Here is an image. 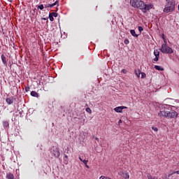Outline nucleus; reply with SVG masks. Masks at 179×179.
Masks as SVG:
<instances>
[{
    "label": "nucleus",
    "mask_w": 179,
    "mask_h": 179,
    "mask_svg": "<svg viewBox=\"0 0 179 179\" xmlns=\"http://www.w3.org/2000/svg\"><path fill=\"white\" fill-rule=\"evenodd\" d=\"M135 74L136 75L137 78H139L141 76V71L139 70H135Z\"/></svg>",
    "instance_id": "obj_18"
},
{
    "label": "nucleus",
    "mask_w": 179,
    "mask_h": 179,
    "mask_svg": "<svg viewBox=\"0 0 179 179\" xmlns=\"http://www.w3.org/2000/svg\"><path fill=\"white\" fill-rule=\"evenodd\" d=\"M130 33H131V36H133V37H138L139 36V35L136 34V32L134 29L130 30Z\"/></svg>",
    "instance_id": "obj_12"
},
{
    "label": "nucleus",
    "mask_w": 179,
    "mask_h": 179,
    "mask_svg": "<svg viewBox=\"0 0 179 179\" xmlns=\"http://www.w3.org/2000/svg\"><path fill=\"white\" fill-rule=\"evenodd\" d=\"M124 44H129V40H128V39H125L124 40Z\"/></svg>",
    "instance_id": "obj_31"
},
{
    "label": "nucleus",
    "mask_w": 179,
    "mask_h": 179,
    "mask_svg": "<svg viewBox=\"0 0 179 179\" xmlns=\"http://www.w3.org/2000/svg\"><path fill=\"white\" fill-rule=\"evenodd\" d=\"M55 5H57L58 6V1H56L55 3L52 4H47L45 6V8H53V6H55Z\"/></svg>",
    "instance_id": "obj_9"
},
{
    "label": "nucleus",
    "mask_w": 179,
    "mask_h": 179,
    "mask_svg": "<svg viewBox=\"0 0 179 179\" xmlns=\"http://www.w3.org/2000/svg\"><path fill=\"white\" fill-rule=\"evenodd\" d=\"M38 9H40L41 10H43L44 9V6L43 4H41L38 6Z\"/></svg>",
    "instance_id": "obj_21"
},
{
    "label": "nucleus",
    "mask_w": 179,
    "mask_h": 179,
    "mask_svg": "<svg viewBox=\"0 0 179 179\" xmlns=\"http://www.w3.org/2000/svg\"><path fill=\"white\" fill-rule=\"evenodd\" d=\"M152 129H153V131H155V132H157V131H159V129H157V127H152Z\"/></svg>",
    "instance_id": "obj_29"
},
{
    "label": "nucleus",
    "mask_w": 179,
    "mask_h": 179,
    "mask_svg": "<svg viewBox=\"0 0 179 179\" xmlns=\"http://www.w3.org/2000/svg\"><path fill=\"white\" fill-rule=\"evenodd\" d=\"M176 174H179V171H176Z\"/></svg>",
    "instance_id": "obj_37"
},
{
    "label": "nucleus",
    "mask_w": 179,
    "mask_h": 179,
    "mask_svg": "<svg viewBox=\"0 0 179 179\" xmlns=\"http://www.w3.org/2000/svg\"><path fill=\"white\" fill-rule=\"evenodd\" d=\"M99 179H111V178H108V177H107V176H101L99 178Z\"/></svg>",
    "instance_id": "obj_24"
},
{
    "label": "nucleus",
    "mask_w": 179,
    "mask_h": 179,
    "mask_svg": "<svg viewBox=\"0 0 179 179\" xmlns=\"http://www.w3.org/2000/svg\"><path fill=\"white\" fill-rule=\"evenodd\" d=\"M7 178H8V179H15V176H14L13 174H12V173H8V174L7 175Z\"/></svg>",
    "instance_id": "obj_17"
},
{
    "label": "nucleus",
    "mask_w": 179,
    "mask_h": 179,
    "mask_svg": "<svg viewBox=\"0 0 179 179\" xmlns=\"http://www.w3.org/2000/svg\"><path fill=\"white\" fill-rule=\"evenodd\" d=\"M96 141H99V138H95Z\"/></svg>",
    "instance_id": "obj_38"
},
{
    "label": "nucleus",
    "mask_w": 179,
    "mask_h": 179,
    "mask_svg": "<svg viewBox=\"0 0 179 179\" xmlns=\"http://www.w3.org/2000/svg\"><path fill=\"white\" fill-rule=\"evenodd\" d=\"M1 58L3 64H4V65H6V57H5V55H1Z\"/></svg>",
    "instance_id": "obj_11"
},
{
    "label": "nucleus",
    "mask_w": 179,
    "mask_h": 179,
    "mask_svg": "<svg viewBox=\"0 0 179 179\" xmlns=\"http://www.w3.org/2000/svg\"><path fill=\"white\" fill-rule=\"evenodd\" d=\"M160 51L163 54H173V52H174V50H173L171 48H170L169 45L166 44L162 45Z\"/></svg>",
    "instance_id": "obj_2"
},
{
    "label": "nucleus",
    "mask_w": 179,
    "mask_h": 179,
    "mask_svg": "<svg viewBox=\"0 0 179 179\" xmlns=\"http://www.w3.org/2000/svg\"><path fill=\"white\" fill-rule=\"evenodd\" d=\"M159 56H155V58H154V61H155V62H157V61H159Z\"/></svg>",
    "instance_id": "obj_27"
},
{
    "label": "nucleus",
    "mask_w": 179,
    "mask_h": 179,
    "mask_svg": "<svg viewBox=\"0 0 179 179\" xmlns=\"http://www.w3.org/2000/svg\"><path fill=\"white\" fill-rule=\"evenodd\" d=\"M31 96L33 97H38V93L36 92V91H32L31 92Z\"/></svg>",
    "instance_id": "obj_14"
},
{
    "label": "nucleus",
    "mask_w": 179,
    "mask_h": 179,
    "mask_svg": "<svg viewBox=\"0 0 179 179\" xmlns=\"http://www.w3.org/2000/svg\"><path fill=\"white\" fill-rule=\"evenodd\" d=\"M66 159H68V155H65Z\"/></svg>",
    "instance_id": "obj_39"
},
{
    "label": "nucleus",
    "mask_w": 179,
    "mask_h": 179,
    "mask_svg": "<svg viewBox=\"0 0 179 179\" xmlns=\"http://www.w3.org/2000/svg\"><path fill=\"white\" fill-rule=\"evenodd\" d=\"M53 155L55 157H59V150L58 149L54 150H53Z\"/></svg>",
    "instance_id": "obj_10"
},
{
    "label": "nucleus",
    "mask_w": 179,
    "mask_h": 179,
    "mask_svg": "<svg viewBox=\"0 0 179 179\" xmlns=\"http://www.w3.org/2000/svg\"><path fill=\"white\" fill-rule=\"evenodd\" d=\"M3 125H4V127H9V123H8V122H3Z\"/></svg>",
    "instance_id": "obj_28"
},
{
    "label": "nucleus",
    "mask_w": 179,
    "mask_h": 179,
    "mask_svg": "<svg viewBox=\"0 0 179 179\" xmlns=\"http://www.w3.org/2000/svg\"><path fill=\"white\" fill-rule=\"evenodd\" d=\"M138 31H140V33H142V31H143V27H138Z\"/></svg>",
    "instance_id": "obj_25"
},
{
    "label": "nucleus",
    "mask_w": 179,
    "mask_h": 179,
    "mask_svg": "<svg viewBox=\"0 0 179 179\" xmlns=\"http://www.w3.org/2000/svg\"><path fill=\"white\" fill-rule=\"evenodd\" d=\"M155 69H157V71H164L162 66H155Z\"/></svg>",
    "instance_id": "obj_13"
},
{
    "label": "nucleus",
    "mask_w": 179,
    "mask_h": 179,
    "mask_svg": "<svg viewBox=\"0 0 179 179\" xmlns=\"http://www.w3.org/2000/svg\"><path fill=\"white\" fill-rule=\"evenodd\" d=\"M118 124H122V120H120Z\"/></svg>",
    "instance_id": "obj_35"
},
{
    "label": "nucleus",
    "mask_w": 179,
    "mask_h": 179,
    "mask_svg": "<svg viewBox=\"0 0 179 179\" xmlns=\"http://www.w3.org/2000/svg\"><path fill=\"white\" fill-rule=\"evenodd\" d=\"M89 161L86 160V159H83V162L85 164H87Z\"/></svg>",
    "instance_id": "obj_32"
},
{
    "label": "nucleus",
    "mask_w": 179,
    "mask_h": 179,
    "mask_svg": "<svg viewBox=\"0 0 179 179\" xmlns=\"http://www.w3.org/2000/svg\"><path fill=\"white\" fill-rule=\"evenodd\" d=\"M163 40H164V44H166V45H167V41L166 40V38H164V36L162 37Z\"/></svg>",
    "instance_id": "obj_30"
},
{
    "label": "nucleus",
    "mask_w": 179,
    "mask_h": 179,
    "mask_svg": "<svg viewBox=\"0 0 179 179\" xmlns=\"http://www.w3.org/2000/svg\"><path fill=\"white\" fill-rule=\"evenodd\" d=\"M158 117L167 118V110H160L158 113Z\"/></svg>",
    "instance_id": "obj_5"
},
{
    "label": "nucleus",
    "mask_w": 179,
    "mask_h": 179,
    "mask_svg": "<svg viewBox=\"0 0 179 179\" xmlns=\"http://www.w3.org/2000/svg\"><path fill=\"white\" fill-rule=\"evenodd\" d=\"M85 110L87 113H89V114H92V109H90V108H86Z\"/></svg>",
    "instance_id": "obj_22"
},
{
    "label": "nucleus",
    "mask_w": 179,
    "mask_h": 179,
    "mask_svg": "<svg viewBox=\"0 0 179 179\" xmlns=\"http://www.w3.org/2000/svg\"><path fill=\"white\" fill-rule=\"evenodd\" d=\"M49 19L50 22H54V17L51 15V13L49 14Z\"/></svg>",
    "instance_id": "obj_20"
},
{
    "label": "nucleus",
    "mask_w": 179,
    "mask_h": 179,
    "mask_svg": "<svg viewBox=\"0 0 179 179\" xmlns=\"http://www.w3.org/2000/svg\"><path fill=\"white\" fill-rule=\"evenodd\" d=\"M85 166L87 167V169H89V166L87 165V164H85Z\"/></svg>",
    "instance_id": "obj_36"
},
{
    "label": "nucleus",
    "mask_w": 179,
    "mask_h": 179,
    "mask_svg": "<svg viewBox=\"0 0 179 179\" xmlns=\"http://www.w3.org/2000/svg\"><path fill=\"white\" fill-rule=\"evenodd\" d=\"M145 2L141 0H138V3H137V8H139L141 10H143V8H145Z\"/></svg>",
    "instance_id": "obj_6"
},
{
    "label": "nucleus",
    "mask_w": 179,
    "mask_h": 179,
    "mask_svg": "<svg viewBox=\"0 0 179 179\" xmlns=\"http://www.w3.org/2000/svg\"><path fill=\"white\" fill-rule=\"evenodd\" d=\"M6 101L7 103L8 104H12L13 103V99H10V98H7L6 99Z\"/></svg>",
    "instance_id": "obj_15"
},
{
    "label": "nucleus",
    "mask_w": 179,
    "mask_h": 179,
    "mask_svg": "<svg viewBox=\"0 0 179 179\" xmlns=\"http://www.w3.org/2000/svg\"><path fill=\"white\" fill-rule=\"evenodd\" d=\"M154 55L155 57H160V51H159L158 50H155L154 51Z\"/></svg>",
    "instance_id": "obj_16"
},
{
    "label": "nucleus",
    "mask_w": 179,
    "mask_h": 179,
    "mask_svg": "<svg viewBox=\"0 0 179 179\" xmlns=\"http://www.w3.org/2000/svg\"><path fill=\"white\" fill-rule=\"evenodd\" d=\"M53 17H57L58 16V13H50Z\"/></svg>",
    "instance_id": "obj_23"
},
{
    "label": "nucleus",
    "mask_w": 179,
    "mask_h": 179,
    "mask_svg": "<svg viewBox=\"0 0 179 179\" xmlns=\"http://www.w3.org/2000/svg\"><path fill=\"white\" fill-rule=\"evenodd\" d=\"M152 8H153V5L152 4H148V5L144 4V7L143 8V13H146V12H148V10H150Z\"/></svg>",
    "instance_id": "obj_4"
},
{
    "label": "nucleus",
    "mask_w": 179,
    "mask_h": 179,
    "mask_svg": "<svg viewBox=\"0 0 179 179\" xmlns=\"http://www.w3.org/2000/svg\"><path fill=\"white\" fill-rule=\"evenodd\" d=\"M124 179H129V173H128V172H124Z\"/></svg>",
    "instance_id": "obj_19"
},
{
    "label": "nucleus",
    "mask_w": 179,
    "mask_h": 179,
    "mask_svg": "<svg viewBox=\"0 0 179 179\" xmlns=\"http://www.w3.org/2000/svg\"><path fill=\"white\" fill-rule=\"evenodd\" d=\"M78 159L79 160H80V162H83V159H82V157H79Z\"/></svg>",
    "instance_id": "obj_34"
},
{
    "label": "nucleus",
    "mask_w": 179,
    "mask_h": 179,
    "mask_svg": "<svg viewBox=\"0 0 179 179\" xmlns=\"http://www.w3.org/2000/svg\"><path fill=\"white\" fill-rule=\"evenodd\" d=\"M178 117V113L176 110H167L166 118H177Z\"/></svg>",
    "instance_id": "obj_3"
},
{
    "label": "nucleus",
    "mask_w": 179,
    "mask_h": 179,
    "mask_svg": "<svg viewBox=\"0 0 179 179\" xmlns=\"http://www.w3.org/2000/svg\"><path fill=\"white\" fill-rule=\"evenodd\" d=\"M127 108V106H118L114 108L116 113H122V110Z\"/></svg>",
    "instance_id": "obj_8"
},
{
    "label": "nucleus",
    "mask_w": 179,
    "mask_h": 179,
    "mask_svg": "<svg viewBox=\"0 0 179 179\" xmlns=\"http://www.w3.org/2000/svg\"><path fill=\"white\" fill-rule=\"evenodd\" d=\"M144 78H146V73H141V78L143 79Z\"/></svg>",
    "instance_id": "obj_26"
},
{
    "label": "nucleus",
    "mask_w": 179,
    "mask_h": 179,
    "mask_svg": "<svg viewBox=\"0 0 179 179\" xmlns=\"http://www.w3.org/2000/svg\"><path fill=\"white\" fill-rule=\"evenodd\" d=\"M122 72L123 73H127V70H126V69H122Z\"/></svg>",
    "instance_id": "obj_33"
},
{
    "label": "nucleus",
    "mask_w": 179,
    "mask_h": 179,
    "mask_svg": "<svg viewBox=\"0 0 179 179\" xmlns=\"http://www.w3.org/2000/svg\"><path fill=\"white\" fill-rule=\"evenodd\" d=\"M139 0H130V5L133 6V8H138V3Z\"/></svg>",
    "instance_id": "obj_7"
},
{
    "label": "nucleus",
    "mask_w": 179,
    "mask_h": 179,
    "mask_svg": "<svg viewBox=\"0 0 179 179\" xmlns=\"http://www.w3.org/2000/svg\"><path fill=\"white\" fill-rule=\"evenodd\" d=\"M166 5L164 8V12L165 13H169V12H173L176 9V1L174 0H166Z\"/></svg>",
    "instance_id": "obj_1"
}]
</instances>
